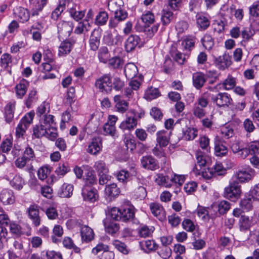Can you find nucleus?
Instances as JSON below:
<instances>
[{"label": "nucleus", "instance_id": "f8f14e48", "mask_svg": "<svg viewBox=\"0 0 259 259\" xmlns=\"http://www.w3.org/2000/svg\"><path fill=\"white\" fill-rule=\"evenodd\" d=\"M141 163L142 167L145 169L154 170L159 168L157 160L151 155L143 156Z\"/></svg>", "mask_w": 259, "mask_h": 259}, {"label": "nucleus", "instance_id": "c03bdc74", "mask_svg": "<svg viewBox=\"0 0 259 259\" xmlns=\"http://www.w3.org/2000/svg\"><path fill=\"white\" fill-rule=\"evenodd\" d=\"M196 157L197 164L195 166H197L198 168L199 167L200 168H202V167L205 166L209 160V157L204 154L201 151H197Z\"/></svg>", "mask_w": 259, "mask_h": 259}, {"label": "nucleus", "instance_id": "13d9d810", "mask_svg": "<svg viewBox=\"0 0 259 259\" xmlns=\"http://www.w3.org/2000/svg\"><path fill=\"white\" fill-rule=\"evenodd\" d=\"M170 181L171 184V187L178 185L181 186L185 182V177L183 175H179L176 174H171L170 176Z\"/></svg>", "mask_w": 259, "mask_h": 259}, {"label": "nucleus", "instance_id": "c756f323", "mask_svg": "<svg viewBox=\"0 0 259 259\" xmlns=\"http://www.w3.org/2000/svg\"><path fill=\"white\" fill-rule=\"evenodd\" d=\"M140 245L142 249L146 253L155 251L158 247V245L153 240H147L141 242Z\"/></svg>", "mask_w": 259, "mask_h": 259}, {"label": "nucleus", "instance_id": "423d86ee", "mask_svg": "<svg viewBox=\"0 0 259 259\" xmlns=\"http://www.w3.org/2000/svg\"><path fill=\"white\" fill-rule=\"evenodd\" d=\"M241 191L240 186L236 182L230 183L225 189V197L232 201H236L240 197Z\"/></svg>", "mask_w": 259, "mask_h": 259}, {"label": "nucleus", "instance_id": "2f4dec72", "mask_svg": "<svg viewBox=\"0 0 259 259\" xmlns=\"http://www.w3.org/2000/svg\"><path fill=\"white\" fill-rule=\"evenodd\" d=\"M73 186L71 184H64L58 191V194L60 197L69 198L72 195Z\"/></svg>", "mask_w": 259, "mask_h": 259}, {"label": "nucleus", "instance_id": "0eeeda50", "mask_svg": "<svg viewBox=\"0 0 259 259\" xmlns=\"http://www.w3.org/2000/svg\"><path fill=\"white\" fill-rule=\"evenodd\" d=\"M211 101L219 107L228 106L232 99L230 95L226 93H220L217 95H209Z\"/></svg>", "mask_w": 259, "mask_h": 259}, {"label": "nucleus", "instance_id": "4be33fe9", "mask_svg": "<svg viewBox=\"0 0 259 259\" xmlns=\"http://www.w3.org/2000/svg\"><path fill=\"white\" fill-rule=\"evenodd\" d=\"M47 3L48 0H36V1L30 5L31 16L34 17L39 15Z\"/></svg>", "mask_w": 259, "mask_h": 259}, {"label": "nucleus", "instance_id": "aec40b11", "mask_svg": "<svg viewBox=\"0 0 259 259\" xmlns=\"http://www.w3.org/2000/svg\"><path fill=\"white\" fill-rule=\"evenodd\" d=\"M140 38L137 35H131L125 40L124 48L127 52H131L134 51L137 46L139 44Z\"/></svg>", "mask_w": 259, "mask_h": 259}, {"label": "nucleus", "instance_id": "e2e57ef3", "mask_svg": "<svg viewBox=\"0 0 259 259\" xmlns=\"http://www.w3.org/2000/svg\"><path fill=\"white\" fill-rule=\"evenodd\" d=\"M12 61L11 55L8 53H5L1 57V66L4 69H7L9 67V64L12 63Z\"/></svg>", "mask_w": 259, "mask_h": 259}, {"label": "nucleus", "instance_id": "6ab92c4d", "mask_svg": "<svg viewBox=\"0 0 259 259\" xmlns=\"http://www.w3.org/2000/svg\"><path fill=\"white\" fill-rule=\"evenodd\" d=\"M15 17L20 22L25 23L27 22L30 18V12L28 9L22 7L17 8L14 11Z\"/></svg>", "mask_w": 259, "mask_h": 259}, {"label": "nucleus", "instance_id": "a18cd8bd", "mask_svg": "<svg viewBox=\"0 0 259 259\" xmlns=\"http://www.w3.org/2000/svg\"><path fill=\"white\" fill-rule=\"evenodd\" d=\"M173 13L168 9H163L161 13V20L164 25L169 24L174 19Z\"/></svg>", "mask_w": 259, "mask_h": 259}, {"label": "nucleus", "instance_id": "864d4df0", "mask_svg": "<svg viewBox=\"0 0 259 259\" xmlns=\"http://www.w3.org/2000/svg\"><path fill=\"white\" fill-rule=\"evenodd\" d=\"M214 152L217 156H222L225 155L228 153V149L220 141H215Z\"/></svg>", "mask_w": 259, "mask_h": 259}, {"label": "nucleus", "instance_id": "f03ea898", "mask_svg": "<svg viewBox=\"0 0 259 259\" xmlns=\"http://www.w3.org/2000/svg\"><path fill=\"white\" fill-rule=\"evenodd\" d=\"M32 131V137L33 138L39 139L45 137L51 141H54L58 137L57 129L49 130L48 127L40 123L34 125Z\"/></svg>", "mask_w": 259, "mask_h": 259}, {"label": "nucleus", "instance_id": "b1692460", "mask_svg": "<svg viewBox=\"0 0 259 259\" xmlns=\"http://www.w3.org/2000/svg\"><path fill=\"white\" fill-rule=\"evenodd\" d=\"M137 125V119L135 117L126 116L120 123L119 127L123 131H132Z\"/></svg>", "mask_w": 259, "mask_h": 259}, {"label": "nucleus", "instance_id": "4c0bfd02", "mask_svg": "<svg viewBox=\"0 0 259 259\" xmlns=\"http://www.w3.org/2000/svg\"><path fill=\"white\" fill-rule=\"evenodd\" d=\"M238 225L240 230L246 231L248 230L252 225V220L249 217L242 215L239 220Z\"/></svg>", "mask_w": 259, "mask_h": 259}, {"label": "nucleus", "instance_id": "37998d69", "mask_svg": "<svg viewBox=\"0 0 259 259\" xmlns=\"http://www.w3.org/2000/svg\"><path fill=\"white\" fill-rule=\"evenodd\" d=\"M126 149L133 151L136 148V140L130 135H125L123 139Z\"/></svg>", "mask_w": 259, "mask_h": 259}, {"label": "nucleus", "instance_id": "9d476101", "mask_svg": "<svg viewBox=\"0 0 259 259\" xmlns=\"http://www.w3.org/2000/svg\"><path fill=\"white\" fill-rule=\"evenodd\" d=\"M73 27L72 22L61 21L57 24L58 33L60 35L68 37L70 35Z\"/></svg>", "mask_w": 259, "mask_h": 259}, {"label": "nucleus", "instance_id": "79ce46f5", "mask_svg": "<svg viewBox=\"0 0 259 259\" xmlns=\"http://www.w3.org/2000/svg\"><path fill=\"white\" fill-rule=\"evenodd\" d=\"M196 38L193 36H185L182 42L183 48L186 50H192L195 46Z\"/></svg>", "mask_w": 259, "mask_h": 259}, {"label": "nucleus", "instance_id": "3c124183", "mask_svg": "<svg viewBox=\"0 0 259 259\" xmlns=\"http://www.w3.org/2000/svg\"><path fill=\"white\" fill-rule=\"evenodd\" d=\"M90 25L88 21H83L78 23L75 27L74 33L77 34H80L89 30Z\"/></svg>", "mask_w": 259, "mask_h": 259}, {"label": "nucleus", "instance_id": "69168bd1", "mask_svg": "<svg viewBox=\"0 0 259 259\" xmlns=\"http://www.w3.org/2000/svg\"><path fill=\"white\" fill-rule=\"evenodd\" d=\"M112 244L116 249L123 254H127L128 253V249L124 243L119 240H115L113 241Z\"/></svg>", "mask_w": 259, "mask_h": 259}, {"label": "nucleus", "instance_id": "412c9836", "mask_svg": "<svg viewBox=\"0 0 259 259\" xmlns=\"http://www.w3.org/2000/svg\"><path fill=\"white\" fill-rule=\"evenodd\" d=\"M150 208L152 213L160 221L165 219V212L162 205L154 202L150 204Z\"/></svg>", "mask_w": 259, "mask_h": 259}, {"label": "nucleus", "instance_id": "4d7b16f0", "mask_svg": "<svg viewBox=\"0 0 259 259\" xmlns=\"http://www.w3.org/2000/svg\"><path fill=\"white\" fill-rule=\"evenodd\" d=\"M236 83V78L231 75H229L227 78L224 80L222 85L226 90H230L235 87Z\"/></svg>", "mask_w": 259, "mask_h": 259}, {"label": "nucleus", "instance_id": "09e8293b", "mask_svg": "<svg viewBox=\"0 0 259 259\" xmlns=\"http://www.w3.org/2000/svg\"><path fill=\"white\" fill-rule=\"evenodd\" d=\"M154 230L153 227H149L146 225H143L139 228L138 234L141 237H149L152 235Z\"/></svg>", "mask_w": 259, "mask_h": 259}, {"label": "nucleus", "instance_id": "9b49d317", "mask_svg": "<svg viewBox=\"0 0 259 259\" xmlns=\"http://www.w3.org/2000/svg\"><path fill=\"white\" fill-rule=\"evenodd\" d=\"M102 148V140L100 137L92 138L89 144L87 152L91 154L96 155L99 153Z\"/></svg>", "mask_w": 259, "mask_h": 259}, {"label": "nucleus", "instance_id": "f3484780", "mask_svg": "<svg viewBox=\"0 0 259 259\" xmlns=\"http://www.w3.org/2000/svg\"><path fill=\"white\" fill-rule=\"evenodd\" d=\"M131 176L132 185L134 189L141 187L142 185L146 186V180L141 175H138L136 169L134 167L131 168Z\"/></svg>", "mask_w": 259, "mask_h": 259}, {"label": "nucleus", "instance_id": "052dcab7", "mask_svg": "<svg viewBox=\"0 0 259 259\" xmlns=\"http://www.w3.org/2000/svg\"><path fill=\"white\" fill-rule=\"evenodd\" d=\"M108 65L114 69L120 68L123 64V60L119 57H114L108 60Z\"/></svg>", "mask_w": 259, "mask_h": 259}, {"label": "nucleus", "instance_id": "ea45409f", "mask_svg": "<svg viewBox=\"0 0 259 259\" xmlns=\"http://www.w3.org/2000/svg\"><path fill=\"white\" fill-rule=\"evenodd\" d=\"M29 83L25 80L21 81L15 87L17 97L19 98L22 97L25 95L27 90Z\"/></svg>", "mask_w": 259, "mask_h": 259}, {"label": "nucleus", "instance_id": "f704fd0d", "mask_svg": "<svg viewBox=\"0 0 259 259\" xmlns=\"http://www.w3.org/2000/svg\"><path fill=\"white\" fill-rule=\"evenodd\" d=\"M80 233L82 240L85 242L91 241L94 237L93 230L88 226H83L81 228Z\"/></svg>", "mask_w": 259, "mask_h": 259}, {"label": "nucleus", "instance_id": "603ef678", "mask_svg": "<svg viewBox=\"0 0 259 259\" xmlns=\"http://www.w3.org/2000/svg\"><path fill=\"white\" fill-rule=\"evenodd\" d=\"M69 170V167L67 163H59L55 172L58 176L61 178L64 177Z\"/></svg>", "mask_w": 259, "mask_h": 259}, {"label": "nucleus", "instance_id": "2eb2a0df", "mask_svg": "<svg viewBox=\"0 0 259 259\" xmlns=\"http://www.w3.org/2000/svg\"><path fill=\"white\" fill-rule=\"evenodd\" d=\"M29 217L32 221L33 225L38 227L40 224L38 206L36 204L31 205L27 209Z\"/></svg>", "mask_w": 259, "mask_h": 259}, {"label": "nucleus", "instance_id": "dca6fc26", "mask_svg": "<svg viewBox=\"0 0 259 259\" xmlns=\"http://www.w3.org/2000/svg\"><path fill=\"white\" fill-rule=\"evenodd\" d=\"M115 108L116 111L121 113H125L128 109L129 103L127 101L123 99L120 95H116L114 97Z\"/></svg>", "mask_w": 259, "mask_h": 259}, {"label": "nucleus", "instance_id": "4468645a", "mask_svg": "<svg viewBox=\"0 0 259 259\" xmlns=\"http://www.w3.org/2000/svg\"><path fill=\"white\" fill-rule=\"evenodd\" d=\"M30 259H63L62 254L52 250H44L41 252L40 256L33 254Z\"/></svg>", "mask_w": 259, "mask_h": 259}, {"label": "nucleus", "instance_id": "0e129e2a", "mask_svg": "<svg viewBox=\"0 0 259 259\" xmlns=\"http://www.w3.org/2000/svg\"><path fill=\"white\" fill-rule=\"evenodd\" d=\"M141 19L146 25H149L154 22L155 17L151 12L147 11L141 16Z\"/></svg>", "mask_w": 259, "mask_h": 259}, {"label": "nucleus", "instance_id": "338daca9", "mask_svg": "<svg viewBox=\"0 0 259 259\" xmlns=\"http://www.w3.org/2000/svg\"><path fill=\"white\" fill-rule=\"evenodd\" d=\"M85 185L92 186V185L96 184L97 178L92 171H89L85 173Z\"/></svg>", "mask_w": 259, "mask_h": 259}, {"label": "nucleus", "instance_id": "c85d7f7f", "mask_svg": "<svg viewBox=\"0 0 259 259\" xmlns=\"http://www.w3.org/2000/svg\"><path fill=\"white\" fill-rule=\"evenodd\" d=\"M15 110V102H9L5 106L4 109V116L7 122L10 123L13 119Z\"/></svg>", "mask_w": 259, "mask_h": 259}, {"label": "nucleus", "instance_id": "393cba45", "mask_svg": "<svg viewBox=\"0 0 259 259\" xmlns=\"http://www.w3.org/2000/svg\"><path fill=\"white\" fill-rule=\"evenodd\" d=\"M192 81L194 87L197 90L201 89L206 81L205 75L200 72L193 73Z\"/></svg>", "mask_w": 259, "mask_h": 259}, {"label": "nucleus", "instance_id": "e433bc0d", "mask_svg": "<svg viewBox=\"0 0 259 259\" xmlns=\"http://www.w3.org/2000/svg\"><path fill=\"white\" fill-rule=\"evenodd\" d=\"M40 123L48 127L49 130L57 129L54 126L56 125L54 116L51 114H45L40 118Z\"/></svg>", "mask_w": 259, "mask_h": 259}, {"label": "nucleus", "instance_id": "39448f33", "mask_svg": "<svg viewBox=\"0 0 259 259\" xmlns=\"http://www.w3.org/2000/svg\"><path fill=\"white\" fill-rule=\"evenodd\" d=\"M255 175V170L249 166H246L238 170L234 174L235 177L240 183L248 182Z\"/></svg>", "mask_w": 259, "mask_h": 259}, {"label": "nucleus", "instance_id": "f257e3e1", "mask_svg": "<svg viewBox=\"0 0 259 259\" xmlns=\"http://www.w3.org/2000/svg\"><path fill=\"white\" fill-rule=\"evenodd\" d=\"M111 218L116 221L133 222L135 223V211L133 206L128 205L121 208L113 207L110 210Z\"/></svg>", "mask_w": 259, "mask_h": 259}, {"label": "nucleus", "instance_id": "a211bd4d", "mask_svg": "<svg viewBox=\"0 0 259 259\" xmlns=\"http://www.w3.org/2000/svg\"><path fill=\"white\" fill-rule=\"evenodd\" d=\"M171 132L162 130L156 133V141L160 147H166L169 143Z\"/></svg>", "mask_w": 259, "mask_h": 259}, {"label": "nucleus", "instance_id": "ddd939ff", "mask_svg": "<svg viewBox=\"0 0 259 259\" xmlns=\"http://www.w3.org/2000/svg\"><path fill=\"white\" fill-rule=\"evenodd\" d=\"M0 200L4 205L13 204L15 201L13 191L9 189H3L0 193Z\"/></svg>", "mask_w": 259, "mask_h": 259}, {"label": "nucleus", "instance_id": "bb28decb", "mask_svg": "<svg viewBox=\"0 0 259 259\" xmlns=\"http://www.w3.org/2000/svg\"><path fill=\"white\" fill-rule=\"evenodd\" d=\"M201 169L198 168L197 166H195L193 169V172L195 176H200L206 180H209L215 177L212 169L209 168L203 170H201Z\"/></svg>", "mask_w": 259, "mask_h": 259}, {"label": "nucleus", "instance_id": "bf43d9fd", "mask_svg": "<svg viewBox=\"0 0 259 259\" xmlns=\"http://www.w3.org/2000/svg\"><path fill=\"white\" fill-rule=\"evenodd\" d=\"M252 198H244L240 202L241 209L244 211H249L253 208Z\"/></svg>", "mask_w": 259, "mask_h": 259}, {"label": "nucleus", "instance_id": "6e6d98bb", "mask_svg": "<svg viewBox=\"0 0 259 259\" xmlns=\"http://www.w3.org/2000/svg\"><path fill=\"white\" fill-rule=\"evenodd\" d=\"M94 167L98 172L99 175L108 173L109 169L106 163L103 160H98L95 163Z\"/></svg>", "mask_w": 259, "mask_h": 259}, {"label": "nucleus", "instance_id": "8fccbe9b", "mask_svg": "<svg viewBox=\"0 0 259 259\" xmlns=\"http://www.w3.org/2000/svg\"><path fill=\"white\" fill-rule=\"evenodd\" d=\"M198 131L194 128L188 127L183 131V139L185 140L190 141L194 140L197 136Z\"/></svg>", "mask_w": 259, "mask_h": 259}, {"label": "nucleus", "instance_id": "6e6552de", "mask_svg": "<svg viewBox=\"0 0 259 259\" xmlns=\"http://www.w3.org/2000/svg\"><path fill=\"white\" fill-rule=\"evenodd\" d=\"M81 195L83 200L90 202H94L98 199V194L96 189L92 186L84 185L81 191Z\"/></svg>", "mask_w": 259, "mask_h": 259}, {"label": "nucleus", "instance_id": "c9c22d12", "mask_svg": "<svg viewBox=\"0 0 259 259\" xmlns=\"http://www.w3.org/2000/svg\"><path fill=\"white\" fill-rule=\"evenodd\" d=\"M105 193L106 196H108L110 199H112L119 195L120 190L117 187V185L113 183L106 186Z\"/></svg>", "mask_w": 259, "mask_h": 259}, {"label": "nucleus", "instance_id": "58836bf2", "mask_svg": "<svg viewBox=\"0 0 259 259\" xmlns=\"http://www.w3.org/2000/svg\"><path fill=\"white\" fill-rule=\"evenodd\" d=\"M155 181L158 185L167 188L171 187L169 175L164 176L163 174H158L156 176Z\"/></svg>", "mask_w": 259, "mask_h": 259}, {"label": "nucleus", "instance_id": "72a5a7b5", "mask_svg": "<svg viewBox=\"0 0 259 259\" xmlns=\"http://www.w3.org/2000/svg\"><path fill=\"white\" fill-rule=\"evenodd\" d=\"M7 180L10 182L11 187L17 190H21L25 185L24 180L19 175H15L12 179L7 178Z\"/></svg>", "mask_w": 259, "mask_h": 259}, {"label": "nucleus", "instance_id": "680f3d73", "mask_svg": "<svg viewBox=\"0 0 259 259\" xmlns=\"http://www.w3.org/2000/svg\"><path fill=\"white\" fill-rule=\"evenodd\" d=\"M218 212L220 214H224L226 213L230 208V203L226 201L223 200L220 201L217 205Z\"/></svg>", "mask_w": 259, "mask_h": 259}, {"label": "nucleus", "instance_id": "1a4fd4ad", "mask_svg": "<svg viewBox=\"0 0 259 259\" xmlns=\"http://www.w3.org/2000/svg\"><path fill=\"white\" fill-rule=\"evenodd\" d=\"M214 63L218 68L224 70L231 65V56L229 53H225L222 56L215 58Z\"/></svg>", "mask_w": 259, "mask_h": 259}, {"label": "nucleus", "instance_id": "5fc2aeb1", "mask_svg": "<svg viewBox=\"0 0 259 259\" xmlns=\"http://www.w3.org/2000/svg\"><path fill=\"white\" fill-rule=\"evenodd\" d=\"M201 42L203 46L208 50H211L214 46V40L212 36L208 34H206L201 39Z\"/></svg>", "mask_w": 259, "mask_h": 259}, {"label": "nucleus", "instance_id": "5701e85b", "mask_svg": "<svg viewBox=\"0 0 259 259\" xmlns=\"http://www.w3.org/2000/svg\"><path fill=\"white\" fill-rule=\"evenodd\" d=\"M74 43V41H71L68 39L62 41L59 47L58 56L62 57L68 54L71 52Z\"/></svg>", "mask_w": 259, "mask_h": 259}, {"label": "nucleus", "instance_id": "49530a36", "mask_svg": "<svg viewBox=\"0 0 259 259\" xmlns=\"http://www.w3.org/2000/svg\"><path fill=\"white\" fill-rule=\"evenodd\" d=\"M160 95L159 90L154 88H149L146 90L144 94V98L147 100L151 101L157 98Z\"/></svg>", "mask_w": 259, "mask_h": 259}, {"label": "nucleus", "instance_id": "7ed1b4c3", "mask_svg": "<svg viewBox=\"0 0 259 259\" xmlns=\"http://www.w3.org/2000/svg\"><path fill=\"white\" fill-rule=\"evenodd\" d=\"M34 116V113L29 112L20 119L16 127L15 136L17 139H24L27 130L32 123Z\"/></svg>", "mask_w": 259, "mask_h": 259}, {"label": "nucleus", "instance_id": "20e7f679", "mask_svg": "<svg viewBox=\"0 0 259 259\" xmlns=\"http://www.w3.org/2000/svg\"><path fill=\"white\" fill-rule=\"evenodd\" d=\"M95 87L99 92L104 94H108L112 90L111 75L106 74L97 78L95 83Z\"/></svg>", "mask_w": 259, "mask_h": 259}, {"label": "nucleus", "instance_id": "7c9ffc66", "mask_svg": "<svg viewBox=\"0 0 259 259\" xmlns=\"http://www.w3.org/2000/svg\"><path fill=\"white\" fill-rule=\"evenodd\" d=\"M124 74L128 79H133L138 72V68L133 63H127L124 67Z\"/></svg>", "mask_w": 259, "mask_h": 259}, {"label": "nucleus", "instance_id": "a19ab883", "mask_svg": "<svg viewBox=\"0 0 259 259\" xmlns=\"http://www.w3.org/2000/svg\"><path fill=\"white\" fill-rule=\"evenodd\" d=\"M110 57V53L106 47H101L98 50V57L100 62L106 63Z\"/></svg>", "mask_w": 259, "mask_h": 259}, {"label": "nucleus", "instance_id": "774afa93", "mask_svg": "<svg viewBox=\"0 0 259 259\" xmlns=\"http://www.w3.org/2000/svg\"><path fill=\"white\" fill-rule=\"evenodd\" d=\"M247 148L250 154H259V141L255 140L248 143Z\"/></svg>", "mask_w": 259, "mask_h": 259}, {"label": "nucleus", "instance_id": "de8ad7c7", "mask_svg": "<svg viewBox=\"0 0 259 259\" xmlns=\"http://www.w3.org/2000/svg\"><path fill=\"white\" fill-rule=\"evenodd\" d=\"M108 20V14L105 11H100L96 16L95 23L97 25L102 26L106 24Z\"/></svg>", "mask_w": 259, "mask_h": 259}, {"label": "nucleus", "instance_id": "473e14b6", "mask_svg": "<svg viewBox=\"0 0 259 259\" xmlns=\"http://www.w3.org/2000/svg\"><path fill=\"white\" fill-rule=\"evenodd\" d=\"M16 166L20 169H24L26 171H30L33 170V166L29 162L22 156L16 159L15 161Z\"/></svg>", "mask_w": 259, "mask_h": 259}, {"label": "nucleus", "instance_id": "cd10ccee", "mask_svg": "<svg viewBox=\"0 0 259 259\" xmlns=\"http://www.w3.org/2000/svg\"><path fill=\"white\" fill-rule=\"evenodd\" d=\"M100 35L98 30L92 31L90 39L89 46L91 50L96 51L100 46Z\"/></svg>", "mask_w": 259, "mask_h": 259}, {"label": "nucleus", "instance_id": "a878e982", "mask_svg": "<svg viewBox=\"0 0 259 259\" xmlns=\"http://www.w3.org/2000/svg\"><path fill=\"white\" fill-rule=\"evenodd\" d=\"M210 17L203 14H198L196 15V23L200 29L205 30L210 25Z\"/></svg>", "mask_w": 259, "mask_h": 259}]
</instances>
